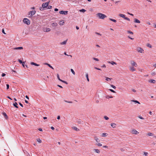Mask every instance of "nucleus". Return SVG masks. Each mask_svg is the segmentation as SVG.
I'll list each match as a JSON object with an SVG mask.
<instances>
[{
	"mask_svg": "<svg viewBox=\"0 0 156 156\" xmlns=\"http://www.w3.org/2000/svg\"><path fill=\"white\" fill-rule=\"evenodd\" d=\"M96 17L98 19L104 20L107 17V16L104 14L101 13H98L96 14Z\"/></svg>",
	"mask_w": 156,
	"mask_h": 156,
	"instance_id": "nucleus-1",
	"label": "nucleus"
},
{
	"mask_svg": "<svg viewBox=\"0 0 156 156\" xmlns=\"http://www.w3.org/2000/svg\"><path fill=\"white\" fill-rule=\"evenodd\" d=\"M136 51L139 53L144 54V49L140 46L137 47L136 48Z\"/></svg>",
	"mask_w": 156,
	"mask_h": 156,
	"instance_id": "nucleus-2",
	"label": "nucleus"
},
{
	"mask_svg": "<svg viewBox=\"0 0 156 156\" xmlns=\"http://www.w3.org/2000/svg\"><path fill=\"white\" fill-rule=\"evenodd\" d=\"M119 16L120 17L123 18L124 19L130 21V19L127 17H126V16L123 14L122 13H119Z\"/></svg>",
	"mask_w": 156,
	"mask_h": 156,
	"instance_id": "nucleus-3",
	"label": "nucleus"
},
{
	"mask_svg": "<svg viewBox=\"0 0 156 156\" xmlns=\"http://www.w3.org/2000/svg\"><path fill=\"white\" fill-rule=\"evenodd\" d=\"M36 12V11L35 10L31 11H30L28 14V16L29 17H31L32 16L34 15Z\"/></svg>",
	"mask_w": 156,
	"mask_h": 156,
	"instance_id": "nucleus-4",
	"label": "nucleus"
},
{
	"mask_svg": "<svg viewBox=\"0 0 156 156\" xmlns=\"http://www.w3.org/2000/svg\"><path fill=\"white\" fill-rule=\"evenodd\" d=\"M131 133L132 134L134 135H138L139 133V132L134 129H132Z\"/></svg>",
	"mask_w": 156,
	"mask_h": 156,
	"instance_id": "nucleus-5",
	"label": "nucleus"
},
{
	"mask_svg": "<svg viewBox=\"0 0 156 156\" xmlns=\"http://www.w3.org/2000/svg\"><path fill=\"white\" fill-rule=\"evenodd\" d=\"M130 64L131 66H135V67H137L138 66L137 63L133 60H131L130 61Z\"/></svg>",
	"mask_w": 156,
	"mask_h": 156,
	"instance_id": "nucleus-6",
	"label": "nucleus"
},
{
	"mask_svg": "<svg viewBox=\"0 0 156 156\" xmlns=\"http://www.w3.org/2000/svg\"><path fill=\"white\" fill-rule=\"evenodd\" d=\"M23 22L27 25H29L30 24V21L27 18H24L23 20Z\"/></svg>",
	"mask_w": 156,
	"mask_h": 156,
	"instance_id": "nucleus-7",
	"label": "nucleus"
},
{
	"mask_svg": "<svg viewBox=\"0 0 156 156\" xmlns=\"http://www.w3.org/2000/svg\"><path fill=\"white\" fill-rule=\"evenodd\" d=\"M42 30L44 32H49L51 31V29L50 28L46 27H43L42 28Z\"/></svg>",
	"mask_w": 156,
	"mask_h": 156,
	"instance_id": "nucleus-8",
	"label": "nucleus"
},
{
	"mask_svg": "<svg viewBox=\"0 0 156 156\" xmlns=\"http://www.w3.org/2000/svg\"><path fill=\"white\" fill-rule=\"evenodd\" d=\"M136 67H135V66H130L129 67V70L132 72L136 71Z\"/></svg>",
	"mask_w": 156,
	"mask_h": 156,
	"instance_id": "nucleus-9",
	"label": "nucleus"
},
{
	"mask_svg": "<svg viewBox=\"0 0 156 156\" xmlns=\"http://www.w3.org/2000/svg\"><path fill=\"white\" fill-rule=\"evenodd\" d=\"M48 3H43L42 5V6L44 9H46L47 7L48 6Z\"/></svg>",
	"mask_w": 156,
	"mask_h": 156,
	"instance_id": "nucleus-10",
	"label": "nucleus"
},
{
	"mask_svg": "<svg viewBox=\"0 0 156 156\" xmlns=\"http://www.w3.org/2000/svg\"><path fill=\"white\" fill-rule=\"evenodd\" d=\"M57 77L58 79L60 81H61L63 83H64L66 84H67V83L66 81H64V80H62L60 79L59 75L58 74H57Z\"/></svg>",
	"mask_w": 156,
	"mask_h": 156,
	"instance_id": "nucleus-11",
	"label": "nucleus"
},
{
	"mask_svg": "<svg viewBox=\"0 0 156 156\" xmlns=\"http://www.w3.org/2000/svg\"><path fill=\"white\" fill-rule=\"evenodd\" d=\"M59 13L61 14H64L66 15L68 13L67 11H59Z\"/></svg>",
	"mask_w": 156,
	"mask_h": 156,
	"instance_id": "nucleus-12",
	"label": "nucleus"
},
{
	"mask_svg": "<svg viewBox=\"0 0 156 156\" xmlns=\"http://www.w3.org/2000/svg\"><path fill=\"white\" fill-rule=\"evenodd\" d=\"M147 135L148 136H154V137L156 138V136H154V135L153 133L151 132H148L147 133Z\"/></svg>",
	"mask_w": 156,
	"mask_h": 156,
	"instance_id": "nucleus-13",
	"label": "nucleus"
},
{
	"mask_svg": "<svg viewBox=\"0 0 156 156\" xmlns=\"http://www.w3.org/2000/svg\"><path fill=\"white\" fill-rule=\"evenodd\" d=\"M148 82L149 83H156V81L154 79H150L148 80Z\"/></svg>",
	"mask_w": 156,
	"mask_h": 156,
	"instance_id": "nucleus-14",
	"label": "nucleus"
},
{
	"mask_svg": "<svg viewBox=\"0 0 156 156\" xmlns=\"http://www.w3.org/2000/svg\"><path fill=\"white\" fill-rule=\"evenodd\" d=\"M93 151L94 152L97 153V154H99L101 152L100 150L98 149H94L93 150Z\"/></svg>",
	"mask_w": 156,
	"mask_h": 156,
	"instance_id": "nucleus-15",
	"label": "nucleus"
},
{
	"mask_svg": "<svg viewBox=\"0 0 156 156\" xmlns=\"http://www.w3.org/2000/svg\"><path fill=\"white\" fill-rule=\"evenodd\" d=\"M65 22L63 20L60 21L58 22V24L60 26H62L64 25Z\"/></svg>",
	"mask_w": 156,
	"mask_h": 156,
	"instance_id": "nucleus-16",
	"label": "nucleus"
},
{
	"mask_svg": "<svg viewBox=\"0 0 156 156\" xmlns=\"http://www.w3.org/2000/svg\"><path fill=\"white\" fill-rule=\"evenodd\" d=\"M134 22L135 23H140V21L136 18L134 19Z\"/></svg>",
	"mask_w": 156,
	"mask_h": 156,
	"instance_id": "nucleus-17",
	"label": "nucleus"
},
{
	"mask_svg": "<svg viewBox=\"0 0 156 156\" xmlns=\"http://www.w3.org/2000/svg\"><path fill=\"white\" fill-rule=\"evenodd\" d=\"M111 126L114 128H115L116 127V124L114 123H112L111 124Z\"/></svg>",
	"mask_w": 156,
	"mask_h": 156,
	"instance_id": "nucleus-18",
	"label": "nucleus"
},
{
	"mask_svg": "<svg viewBox=\"0 0 156 156\" xmlns=\"http://www.w3.org/2000/svg\"><path fill=\"white\" fill-rule=\"evenodd\" d=\"M30 64L31 65H34V66H40L39 64H37L35 62H31Z\"/></svg>",
	"mask_w": 156,
	"mask_h": 156,
	"instance_id": "nucleus-19",
	"label": "nucleus"
},
{
	"mask_svg": "<svg viewBox=\"0 0 156 156\" xmlns=\"http://www.w3.org/2000/svg\"><path fill=\"white\" fill-rule=\"evenodd\" d=\"M108 134L106 133H103L101 135V136L102 137H105L108 136Z\"/></svg>",
	"mask_w": 156,
	"mask_h": 156,
	"instance_id": "nucleus-20",
	"label": "nucleus"
},
{
	"mask_svg": "<svg viewBox=\"0 0 156 156\" xmlns=\"http://www.w3.org/2000/svg\"><path fill=\"white\" fill-rule=\"evenodd\" d=\"M72 128L73 130L76 131H78L79 130V129L77 127L75 126H73Z\"/></svg>",
	"mask_w": 156,
	"mask_h": 156,
	"instance_id": "nucleus-21",
	"label": "nucleus"
},
{
	"mask_svg": "<svg viewBox=\"0 0 156 156\" xmlns=\"http://www.w3.org/2000/svg\"><path fill=\"white\" fill-rule=\"evenodd\" d=\"M44 65L48 66V67H49L50 68H51L52 69H54V68L53 67L51 66L50 64L47 63H44Z\"/></svg>",
	"mask_w": 156,
	"mask_h": 156,
	"instance_id": "nucleus-22",
	"label": "nucleus"
},
{
	"mask_svg": "<svg viewBox=\"0 0 156 156\" xmlns=\"http://www.w3.org/2000/svg\"><path fill=\"white\" fill-rule=\"evenodd\" d=\"M58 24L56 23L53 22L51 24V25L52 27H55L57 26Z\"/></svg>",
	"mask_w": 156,
	"mask_h": 156,
	"instance_id": "nucleus-23",
	"label": "nucleus"
},
{
	"mask_svg": "<svg viewBox=\"0 0 156 156\" xmlns=\"http://www.w3.org/2000/svg\"><path fill=\"white\" fill-rule=\"evenodd\" d=\"M105 80L108 82H110L111 81L112 79V78H110L107 77H105Z\"/></svg>",
	"mask_w": 156,
	"mask_h": 156,
	"instance_id": "nucleus-24",
	"label": "nucleus"
},
{
	"mask_svg": "<svg viewBox=\"0 0 156 156\" xmlns=\"http://www.w3.org/2000/svg\"><path fill=\"white\" fill-rule=\"evenodd\" d=\"M23 49V47H16L14 48V50H22Z\"/></svg>",
	"mask_w": 156,
	"mask_h": 156,
	"instance_id": "nucleus-25",
	"label": "nucleus"
},
{
	"mask_svg": "<svg viewBox=\"0 0 156 156\" xmlns=\"http://www.w3.org/2000/svg\"><path fill=\"white\" fill-rule=\"evenodd\" d=\"M94 139L97 143L99 142V139L97 136H95L94 137Z\"/></svg>",
	"mask_w": 156,
	"mask_h": 156,
	"instance_id": "nucleus-26",
	"label": "nucleus"
},
{
	"mask_svg": "<svg viewBox=\"0 0 156 156\" xmlns=\"http://www.w3.org/2000/svg\"><path fill=\"white\" fill-rule=\"evenodd\" d=\"M67 40H66L63 41L60 43V44L61 45H66V44Z\"/></svg>",
	"mask_w": 156,
	"mask_h": 156,
	"instance_id": "nucleus-27",
	"label": "nucleus"
},
{
	"mask_svg": "<svg viewBox=\"0 0 156 156\" xmlns=\"http://www.w3.org/2000/svg\"><path fill=\"white\" fill-rule=\"evenodd\" d=\"M108 63H110L112 65H117V63L115 62L114 61L109 62H108Z\"/></svg>",
	"mask_w": 156,
	"mask_h": 156,
	"instance_id": "nucleus-28",
	"label": "nucleus"
},
{
	"mask_svg": "<svg viewBox=\"0 0 156 156\" xmlns=\"http://www.w3.org/2000/svg\"><path fill=\"white\" fill-rule=\"evenodd\" d=\"M109 20L112 21L114 23H116L117 22V20L115 19H113L111 18H109Z\"/></svg>",
	"mask_w": 156,
	"mask_h": 156,
	"instance_id": "nucleus-29",
	"label": "nucleus"
},
{
	"mask_svg": "<svg viewBox=\"0 0 156 156\" xmlns=\"http://www.w3.org/2000/svg\"><path fill=\"white\" fill-rule=\"evenodd\" d=\"M146 46L147 47H149L150 48H152V46L149 43H147L146 44Z\"/></svg>",
	"mask_w": 156,
	"mask_h": 156,
	"instance_id": "nucleus-30",
	"label": "nucleus"
},
{
	"mask_svg": "<svg viewBox=\"0 0 156 156\" xmlns=\"http://www.w3.org/2000/svg\"><path fill=\"white\" fill-rule=\"evenodd\" d=\"M105 98L107 99H109V98H112L113 97L111 95H107L106 96Z\"/></svg>",
	"mask_w": 156,
	"mask_h": 156,
	"instance_id": "nucleus-31",
	"label": "nucleus"
},
{
	"mask_svg": "<svg viewBox=\"0 0 156 156\" xmlns=\"http://www.w3.org/2000/svg\"><path fill=\"white\" fill-rule=\"evenodd\" d=\"M151 75L152 76H154L156 75V73L155 72H152L151 73Z\"/></svg>",
	"mask_w": 156,
	"mask_h": 156,
	"instance_id": "nucleus-32",
	"label": "nucleus"
},
{
	"mask_svg": "<svg viewBox=\"0 0 156 156\" xmlns=\"http://www.w3.org/2000/svg\"><path fill=\"white\" fill-rule=\"evenodd\" d=\"M132 101L133 102L135 103H138V104H140V103L137 101V100H133Z\"/></svg>",
	"mask_w": 156,
	"mask_h": 156,
	"instance_id": "nucleus-33",
	"label": "nucleus"
},
{
	"mask_svg": "<svg viewBox=\"0 0 156 156\" xmlns=\"http://www.w3.org/2000/svg\"><path fill=\"white\" fill-rule=\"evenodd\" d=\"M96 145L98 146H99V147H101V146H102V144H101V143H97Z\"/></svg>",
	"mask_w": 156,
	"mask_h": 156,
	"instance_id": "nucleus-34",
	"label": "nucleus"
},
{
	"mask_svg": "<svg viewBox=\"0 0 156 156\" xmlns=\"http://www.w3.org/2000/svg\"><path fill=\"white\" fill-rule=\"evenodd\" d=\"M70 70H71V72L74 75H75V72H74V70L72 69H71Z\"/></svg>",
	"mask_w": 156,
	"mask_h": 156,
	"instance_id": "nucleus-35",
	"label": "nucleus"
},
{
	"mask_svg": "<svg viewBox=\"0 0 156 156\" xmlns=\"http://www.w3.org/2000/svg\"><path fill=\"white\" fill-rule=\"evenodd\" d=\"M37 141L39 143H41L42 142L41 140L39 138L37 139Z\"/></svg>",
	"mask_w": 156,
	"mask_h": 156,
	"instance_id": "nucleus-36",
	"label": "nucleus"
},
{
	"mask_svg": "<svg viewBox=\"0 0 156 156\" xmlns=\"http://www.w3.org/2000/svg\"><path fill=\"white\" fill-rule=\"evenodd\" d=\"M17 104L16 102H15L13 104V105L16 108H18V107L17 106Z\"/></svg>",
	"mask_w": 156,
	"mask_h": 156,
	"instance_id": "nucleus-37",
	"label": "nucleus"
},
{
	"mask_svg": "<svg viewBox=\"0 0 156 156\" xmlns=\"http://www.w3.org/2000/svg\"><path fill=\"white\" fill-rule=\"evenodd\" d=\"M104 118L106 120H108L109 119V118L107 116H104Z\"/></svg>",
	"mask_w": 156,
	"mask_h": 156,
	"instance_id": "nucleus-38",
	"label": "nucleus"
},
{
	"mask_svg": "<svg viewBox=\"0 0 156 156\" xmlns=\"http://www.w3.org/2000/svg\"><path fill=\"white\" fill-rule=\"evenodd\" d=\"M86 11V10H85L84 9H82L80 10V12H85Z\"/></svg>",
	"mask_w": 156,
	"mask_h": 156,
	"instance_id": "nucleus-39",
	"label": "nucleus"
},
{
	"mask_svg": "<svg viewBox=\"0 0 156 156\" xmlns=\"http://www.w3.org/2000/svg\"><path fill=\"white\" fill-rule=\"evenodd\" d=\"M102 147L104 148H107V149H108V146H107V145L103 146H102Z\"/></svg>",
	"mask_w": 156,
	"mask_h": 156,
	"instance_id": "nucleus-40",
	"label": "nucleus"
},
{
	"mask_svg": "<svg viewBox=\"0 0 156 156\" xmlns=\"http://www.w3.org/2000/svg\"><path fill=\"white\" fill-rule=\"evenodd\" d=\"M127 32L128 33L130 34H133V32H132V31H131L128 30V31H127Z\"/></svg>",
	"mask_w": 156,
	"mask_h": 156,
	"instance_id": "nucleus-41",
	"label": "nucleus"
},
{
	"mask_svg": "<svg viewBox=\"0 0 156 156\" xmlns=\"http://www.w3.org/2000/svg\"><path fill=\"white\" fill-rule=\"evenodd\" d=\"M3 115L6 117V119L8 118L7 116V115L5 113H3Z\"/></svg>",
	"mask_w": 156,
	"mask_h": 156,
	"instance_id": "nucleus-42",
	"label": "nucleus"
},
{
	"mask_svg": "<svg viewBox=\"0 0 156 156\" xmlns=\"http://www.w3.org/2000/svg\"><path fill=\"white\" fill-rule=\"evenodd\" d=\"M93 59L97 61H98V62L99 61V60L98 58H93Z\"/></svg>",
	"mask_w": 156,
	"mask_h": 156,
	"instance_id": "nucleus-43",
	"label": "nucleus"
},
{
	"mask_svg": "<svg viewBox=\"0 0 156 156\" xmlns=\"http://www.w3.org/2000/svg\"><path fill=\"white\" fill-rule=\"evenodd\" d=\"M108 90H110V91H111V92H113V93H116V92L114 90H113L112 89H109Z\"/></svg>",
	"mask_w": 156,
	"mask_h": 156,
	"instance_id": "nucleus-44",
	"label": "nucleus"
},
{
	"mask_svg": "<svg viewBox=\"0 0 156 156\" xmlns=\"http://www.w3.org/2000/svg\"><path fill=\"white\" fill-rule=\"evenodd\" d=\"M39 9L41 11L43 10L44 9L42 6L41 7H40L39 8Z\"/></svg>",
	"mask_w": 156,
	"mask_h": 156,
	"instance_id": "nucleus-45",
	"label": "nucleus"
},
{
	"mask_svg": "<svg viewBox=\"0 0 156 156\" xmlns=\"http://www.w3.org/2000/svg\"><path fill=\"white\" fill-rule=\"evenodd\" d=\"M47 7H48L47 9H50L52 8V6H51V5H49V6L48 5V6Z\"/></svg>",
	"mask_w": 156,
	"mask_h": 156,
	"instance_id": "nucleus-46",
	"label": "nucleus"
},
{
	"mask_svg": "<svg viewBox=\"0 0 156 156\" xmlns=\"http://www.w3.org/2000/svg\"><path fill=\"white\" fill-rule=\"evenodd\" d=\"M111 86L114 89H116V87L115 86H114V85H111Z\"/></svg>",
	"mask_w": 156,
	"mask_h": 156,
	"instance_id": "nucleus-47",
	"label": "nucleus"
},
{
	"mask_svg": "<svg viewBox=\"0 0 156 156\" xmlns=\"http://www.w3.org/2000/svg\"><path fill=\"white\" fill-rule=\"evenodd\" d=\"M86 77L87 78H88V74L87 73H86L85 74Z\"/></svg>",
	"mask_w": 156,
	"mask_h": 156,
	"instance_id": "nucleus-48",
	"label": "nucleus"
},
{
	"mask_svg": "<svg viewBox=\"0 0 156 156\" xmlns=\"http://www.w3.org/2000/svg\"><path fill=\"white\" fill-rule=\"evenodd\" d=\"M138 117L141 119H144V118H143V117H142V116H139Z\"/></svg>",
	"mask_w": 156,
	"mask_h": 156,
	"instance_id": "nucleus-49",
	"label": "nucleus"
},
{
	"mask_svg": "<svg viewBox=\"0 0 156 156\" xmlns=\"http://www.w3.org/2000/svg\"><path fill=\"white\" fill-rule=\"evenodd\" d=\"M6 87L7 89H8L9 88V85L8 84H6Z\"/></svg>",
	"mask_w": 156,
	"mask_h": 156,
	"instance_id": "nucleus-50",
	"label": "nucleus"
},
{
	"mask_svg": "<svg viewBox=\"0 0 156 156\" xmlns=\"http://www.w3.org/2000/svg\"><path fill=\"white\" fill-rule=\"evenodd\" d=\"M22 66L24 68H25V63L24 62L22 63Z\"/></svg>",
	"mask_w": 156,
	"mask_h": 156,
	"instance_id": "nucleus-51",
	"label": "nucleus"
},
{
	"mask_svg": "<svg viewBox=\"0 0 156 156\" xmlns=\"http://www.w3.org/2000/svg\"><path fill=\"white\" fill-rule=\"evenodd\" d=\"M144 154L145 155V156H147L148 154V153L147 152H144Z\"/></svg>",
	"mask_w": 156,
	"mask_h": 156,
	"instance_id": "nucleus-52",
	"label": "nucleus"
},
{
	"mask_svg": "<svg viewBox=\"0 0 156 156\" xmlns=\"http://www.w3.org/2000/svg\"><path fill=\"white\" fill-rule=\"evenodd\" d=\"M101 67L102 68H106V66L105 64H103L102 66Z\"/></svg>",
	"mask_w": 156,
	"mask_h": 156,
	"instance_id": "nucleus-53",
	"label": "nucleus"
},
{
	"mask_svg": "<svg viewBox=\"0 0 156 156\" xmlns=\"http://www.w3.org/2000/svg\"><path fill=\"white\" fill-rule=\"evenodd\" d=\"M128 37L131 40H134V38H132V37H131L129 36H128Z\"/></svg>",
	"mask_w": 156,
	"mask_h": 156,
	"instance_id": "nucleus-54",
	"label": "nucleus"
},
{
	"mask_svg": "<svg viewBox=\"0 0 156 156\" xmlns=\"http://www.w3.org/2000/svg\"><path fill=\"white\" fill-rule=\"evenodd\" d=\"M18 61L20 63H22L23 62H22V61L20 60V59H19L18 60Z\"/></svg>",
	"mask_w": 156,
	"mask_h": 156,
	"instance_id": "nucleus-55",
	"label": "nucleus"
},
{
	"mask_svg": "<svg viewBox=\"0 0 156 156\" xmlns=\"http://www.w3.org/2000/svg\"><path fill=\"white\" fill-rule=\"evenodd\" d=\"M146 23L148 24V25H151V23L149 22H147Z\"/></svg>",
	"mask_w": 156,
	"mask_h": 156,
	"instance_id": "nucleus-56",
	"label": "nucleus"
},
{
	"mask_svg": "<svg viewBox=\"0 0 156 156\" xmlns=\"http://www.w3.org/2000/svg\"><path fill=\"white\" fill-rule=\"evenodd\" d=\"M6 74H5V73H3L2 75V77H4V76H5Z\"/></svg>",
	"mask_w": 156,
	"mask_h": 156,
	"instance_id": "nucleus-57",
	"label": "nucleus"
},
{
	"mask_svg": "<svg viewBox=\"0 0 156 156\" xmlns=\"http://www.w3.org/2000/svg\"><path fill=\"white\" fill-rule=\"evenodd\" d=\"M149 113L151 115H152L153 114V113L151 111H150L149 112Z\"/></svg>",
	"mask_w": 156,
	"mask_h": 156,
	"instance_id": "nucleus-58",
	"label": "nucleus"
},
{
	"mask_svg": "<svg viewBox=\"0 0 156 156\" xmlns=\"http://www.w3.org/2000/svg\"><path fill=\"white\" fill-rule=\"evenodd\" d=\"M2 32L3 34H6L5 33V32L4 30L3 29L2 30Z\"/></svg>",
	"mask_w": 156,
	"mask_h": 156,
	"instance_id": "nucleus-59",
	"label": "nucleus"
},
{
	"mask_svg": "<svg viewBox=\"0 0 156 156\" xmlns=\"http://www.w3.org/2000/svg\"><path fill=\"white\" fill-rule=\"evenodd\" d=\"M153 66L154 68H156V63L154 64L153 65Z\"/></svg>",
	"mask_w": 156,
	"mask_h": 156,
	"instance_id": "nucleus-60",
	"label": "nucleus"
},
{
	"mask_svg": "<svg viewBox=\"0 0 156 156\" xmlns=\"http://www.w3.org/2000/svg\"><path fill=\"white\" fill-rule=\"evenodd\" d=\"M60 116L59 115H58V116H57V119H60Z\"/></svg>",
	"mask_w": 156,
	"mask_h": 156,
	"instance_id": "nucleus-61",
	"label": "nucleus"
},
{
	"mask_svg": "<svg viewBox=\"0 0 156 156\" xmlns=\"http://www.w3.org/2000/svg\"><path fill=\"white\" fill-rule=\"evenodd\" d=\"M51 128L53 130H54L55 129V128L53 126H51Z\"/></svg>",
	"mask_w": 156,
	"mask_h": 156,
	"instance_id": "nucleus-62",
	"label": "nucleus"
},
{
	"mask_svg": "<svg viewBox=\"0 0 156 156\" xmlns=\"http://www.w3.org/2000/svg\"><path fill=\"white\" fill-rule=\"evenodd\" d=\"M38 130L40 131H42V129L41 128H40L39 129H38Z\"/></svg>",
	"mask_w": 156,
	"mask_h": 156,
	"instance_id": "nucleus-63",
	"label": "nucleus"
},
{
	"mask_svg": "<svg viewBox=\"0 0 156 156\" xmlns=\"http://www.w3.org/2000/svg\"><path fill=\"white\" fill-rule=\"evenodd\" d=\"M94 69H97V70H101V69H99V68H97V67H94Z\"/></svg>",
	"mask_w": 156,
	"mask_h": 156,
	"instance_id": "nucleus-64",
	"label": "nucleus"
}]
</instances>
